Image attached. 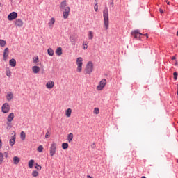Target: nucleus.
Returning a JSON list of instances; mask_svg holds the SVG:
<instances>
[{"mask_svg": "<svg viewBox=\"0 0 178 178\" xmlns=\"http://www.w3.org/2000/svg\"><path fill=\"white\" fill-rule=\"evenodd\" d=\"M60 8L61 11H63V18L67 19L70 13V8L67 6V1H63L60 4Z\"/></svg>", "mask_w": 178, "mask_h": 178, "instance_id": "f257e3e1", "label": "nucleus"}, {"mask_svg": "<svg viewBox=\"0 0 178 178\" xmlns=\"http://www.w3.org/2000/svg\"><path fill=\"white\" fill-rule=\"evenodd\" d=\"M103 21L104 24V29L107 31L109 27V14L107 8H104V10H103Z\"/></svg>", "mask_w": 178, "mask_h": 178, "instance_id": "f03ea898", "label": "nucleus"}, {"mask_svg": "<svg viewBox=\"0 0 178 178\" xmlns=\"http://www.w3.org/2000/svg\"><path fill=\"white\" fill-rule=\"evenodd\" d=\"M94 70V65L92 61L88 62L86 69H85V72L86 74H91L93 72Z\"/></svg>", "mask_w": 178, "mask_h": 178, "instance_id": "7ed1b4c3", "label": "nucleus"}, {"mask_svg": "<svg viewBox=\"0 0 178 178\" xmlns=\"http://www.w3.org/2000/svg\"><path fill=\"white\" fill-rule=\"evenodd\" d=\"M76 64L77 65L76 72L78 73H81L83 70V58H82V57L77 58Z\"/></svg>", "mask_w": 178, "mask_h": 178, "instance_id": "20e7f679", "label": "nucleus"}, {"mask_svg": "<svg viewBox=\"0 0 178 178\" xmlns=\"http://www.w3.org/2000/svg\"><path fill=\"white\" fill-rule=\"evenodd\" d=\"M107 81L106 79H102L100 82H99V85L96 87V90L97 91H102L105 86H106Z\"/></svg>", "mask_w": 178, "mask_h": 178, "instance_id": "39448f33", "label": "nucleus"}, {"mask_svg": "<svg viewBox=\"0 0 178 178\" xmlns=\"http://www.w3.org/2000/svg\"><path fill=\"white\" fill-rule=\"evenodd\" d=\"M56 150H57V145L55 142H53L50 146V156L51 157H53L56 154Z\"/></svg>", "mask_w": 178, "mask_h": 178, "instance_id": "423d86ee", "label": "nucleus"}, {"mask_svg": "<svg viewBox=\"0 0 178 178\" xmlns=\"http://www.w3.org/2000/svg\"><path fill=\"white\" fill-rule=\"evenodd\" d=\"M1 111L3 113L6 114L8 113L10 111V106L8 103H4L1 106Z\"/></svg>", "mask_w": 178, "mask_h": 178, "instance_id": "0eeeda50", "label": "nucleus"}, {"mask_svg": "<svg viewBox=\"0 0 178 178\" xmlns=\"http://www.w3.org/2000/svg\"><path fill=\"white\" fill-rule=\"evenodd\" d=\"M8 156V152H5L4 153L0 152V165H1L4 162L5 159H7Z\"/></svg>", "mask_w": 178, "mask_h": 178, "instance_id": "6e6552de", "label": "nucleus"}, {"mask_svg": "<svg viewBox=\"0 0 178 178\" xmlns=\"http://www.w3.org/2000/svg\"><path fill=\"white\" fill-rule=\"evenodd\" d=\"M18 15H17V13L16 12H12L10 13L8 16V21L11 22V21H13V20H15L17 17Z\"/></svg>", "mask_w": 178, "mask_h": 178, "instance_id": "1a4fd4ad", "label": "nucleus"}, {"mask_svg": "<svg viewBox=\"0 0 178 178\" xmlns=\"http://www.w3.org/2000/svg\"><path fill=\"white\" fill-rule=\"evenodd\" d=\"M15 26L17 28H22L24 26V21L22 19H17L14 22Z\"/></svg>", "mask_w": 178, "mask_h": 178, "instance_id": "9d476101", "label": "nucleus"}, {"mask_svg": "<svg viewBox=\"0 0 178 178\" xmlns=\"http://www.w3.org/2000/svg\"><path fill=\"white\" fill-rule=\"evenodd\" d=\"M70 40L71 44L73 46H75L76 44V42H77V36L74 34L71 35L70 37Z\"/></svg>", "mask_w": 178, "mask_h": 178, "instance_id": "9b49d317", "label": "nucleus"}, {"mask_svg": "<svg viewBox=\"0 0 178 178\" xmlns=\"http://www.w3.org/2000/svg\"><path fill=\"white\" fill-rule=\"evenodd\" d=\"M54 86H55V83L51 80L47 81V83H46V88L48 90H52L54 88Z\"/></svg>", "mask_w": 178, "mask_h": 178, "instance_id": "f8f14e48", "label": "nucleus"}, {"mask_svg": "<svg viewBox=\"0 0 178 178\" xmlns=\"http://www.w3.org/2000/svg\"><path fill=\"white\" fill-rule=\"evenodd\" d=\"M16 140V134L15 133L14 135H13L10 137V139L9 140V144L10 147H13V145L15 144Z\"/></svg>", "mask_w": 178, "mask_h": 178, "instance_id": "ddd939ff", "label": "nucleus"}, {"mask_svg": "<svg viewBox=\"0 0 178 178\" xmlns=\"http://www.w3.org/2000/svg\"><path fill=\"white\" fill-rule=\"evenodd\" d=\"M9 56V49L8 47L5 48L4 52H3V60L6 62L8 60V57Z\"/></svg>", "mask_w": 178, "mask_h": 178, "instance_id": "4468645a", "label": "nucleus"}, {"mask_svg": "<svg viewBox=\"0 0 178 178\" xmlns=\"http://www.w3.org/2000/svg\"><path fill=\"white\" fill-rule=\"evenodd\" d=\"M131 35H132V36H134V38H138V35L140 36L143 35V34L141 33H140L138 30H134V31H132L131 33Z\"/></svg>", "mask_w": 178, "mask_h": 178, "instance_id": "2eb2a0df", "label": "nucleus"}, {"mask_svg": "<svg viewBox=\"0 0 178 178\" xmlns=\"http://www.w3.org/2000/svg\"><path fill=\"white\" fill-rule=\"evenodd\" d=\"M40 68L39 66L35 65L32 67V72L33 74H37L40 72Z\"/></svg>", "mask_w": 178, "mask_h": 178, "instance_id": "dca6fc26", "label": "nucleus"}, {"mask_svg": "<svg viewBox=\"0 0 178 178\" xmlns=\"http://www.w3.org/2000/svg\"><path fill=\"white\" fill-rule=\"evenodd\" d=\"M15 118V114L14 113H10L8 117H7V122H12L13 121V119Z\"/></svg>", "mask_w": 178, "mask_h": 178, "instance_id": "f3484780", "label": "nucleus"}, {"mask_svg": "<svg viewBox=\"0 0 178 178\" xmlns=\"http://www.w3.org/2000/svg\"><path fill=\"white\" fill-rule=\"evenodd\" d=\"M55 22H56V20H55V18H54V17L51 18L49 22L48 23V26H49V27L50 29H51V28H53V26H54V24H55Z\"/></svg>", "mask_w": 178, "mask_h": 178, "instance_id": "a211bd4d", "label": "nucleus"}, {"mask_svg": "<svg viewBox=\"0 0 178 178\" xmlns=\"http://www.w3.org/2000/svg\"><path fill=\"white\" fill-rule=\"evenodd\" d=\"M13 164L14 165H18L19 163L20 162V158L15 156L13 157Z\"/></svg>", "mask_w": 178, "mask_h": 178, "instance_id": "6ab92c4d", "label": "nucleus"}, {"mask_svg": "<svg viewBox=\"0 0 178 178\" xmlns=\"http://www.w3.org/2000/svg\"><path fill=\"white\" fill-rule=\"evenodd\" d=\"M13 94L12 93V92H9L6 96L7 101L10 102L13 99Z\"/></svg>", "mask_w": 178, "mask_h": 178, "instance_id": "aec40b11", "label": "nucleus"}, {"mask_svg": "<svg viewBox=\"0 0 178 178\" xmlns=\"http://www.w3.org/2000/svg\"><path fill=\"white\" fill-rule=\"evenodd\" d=\"M16 63L17 62L14 58L10 59L9 61V64L12 67H16Z\"/></svg>", "mask_w": 178, "mask_h": 178, "instance_id": "412c9836", "label": "nucleus"}, {"mask_svg": "<svg viewBox=\"0 0 178 178\" xmlns=\"http://www.w3.org/2000/svg\"><path fill=\"white\" fill-rule=\"evenodd\" d=\"M72 108H67L65 111V115L67 118H70L71 115H72Z\"/></svg>", "mask_w": 178, "mask_h": 178, "instance_id": "4be33fe9", "label": "nucleus"}, {"mask_svg": "<svg viewBox=\"0 0 178 178\" xmlns=\"http://www.w3.org/2000/svg\"><path fill=\"white\" fill-rule=\"evenodd\" d=\"M6 75L8 76V77H10L11 76V75H12V72H11V71H10V68L9 67H6Z\"/></svg>", "mask_w": 178, "mask_h": 178, "instance_id": "5701e85b", "label": "nucleus"}, {"mask_svg": "<svg viewBox=\"0 0 178 178\" xmlns=\"http://www.w3.org/2000/svg\"><path fill=\"white\" fill-rule=\"evenodd\" d=\"M57 56H60L63 54L62 48L58 47L56 51Z\"/></svg>", "mask_w": 178, "mask_h": 178, "instance_id": "b1692460", "label": "nucleus"}, {"mask_svg": "<svg viewBox=\"0 0 178 178\" xmlns=\"http://www.w3.org/2000/svg\"><path fill=\"white\" fill-rule=\"evenodd\" d=\"M51 129H48L47 131V133L45 134V138L46 139L49 138L50 136H51Z\"/></svg>", "mask_w": 178, "mask_h": 178, "instance_id": "393cba45", "label": "nucleus"}, {"mask_svg": "<svg viewBox=\"0 0 178 178\" xmlns=\"http://www.w3.org/2000/svg\"><path fill=\"white\" fill-rule=\"evenodd\" d=\"M6 45V42L4 40L0 39V47L4 48Z\"/></svg>", "mask_w": 178, "mask_h": 178, "instance_id": "a878e982", "label": "nucleus"}, {"mask_svg": "<svg viewBox=\"0 0 178 178\" xmlns=\"http://www.w3.org/2000/svg\"><path fill=\"white\" fill-rule=\"evenodd\" d=\"M13 128V124L11 122L7 121L6 122V129L7 130H10Z\"/></svg>", "mask_w": 178, "mask_h": 178, "instance_id": "bb28decb", "label": "nucleus"}, {"mask_svg": "<svg viewBox=\"0 0 178 178\" xmlns=\"http://www.w3.org/2000/svg\"><path fill=\"white\" fill-rule=\"evenodd\" d=\"M20 138L22 141L25 140L26 139V133L24 131H22L20 133Z\"/></svg>", "mask_w": 178, "mask_h": 178, "instance_id": "cd10ccee", "label": "nucleus"}, {"mask_svg": "<svg viewBox=\"0 0 178 178\" xmlns=\"http://www.w3.org/2000/svg\"><path fill=\"white\" fill-rule=\"evenodd\" d=\"M94 38V32H92V31H90L88 32V39L90 40H92Z\"/></svg>", "mask_w": 178, "mask_h": 178, "instance_id": "c85d7f7f", "label": "nucleus"}, {"mask_svg": "<svg viewBox=\"0 0 178 178\" xmlns=\"http://www.w3.org/2000/svg\"><path fill=\"white\" fill-rule=\"evenodd\" d=\"M48 55L50 56H53L54 55V51L51 48H49L47 50Z\"/></svg>", "mask_w": 178, "mask_h": 178, "instance_id": "c756f323", "label": "nucleus"}, {"mask_svg": "<svg viewBox=\"0 0 178 178\" xmlns=\"http://www.w3.org/2000/svg\"><path fill=\"white\" fill-rule=\"evenodd\" d=\"M73 138H74L73 134L72 133L69 134L68 138H67L69 143H71L73 140Z\"/></svg>", "mask_w": 178, "mask_h": 178, "instance_id": "7c9ffc66", "label": "nucleus"}, {"mask_svg": "<svg viewBox=\"0 0 178 178\" xmlns=\"http://www.w3.org/2000/svg\"><path fill=\"white\" fill-rule=\"evenodd\" d=\"M68 147H69L68 143H63V144H62V148H63L64 150L67 149Z\"/></svg>", "mask_w": 178, "mask_h": 178, "instance_id": "2f4dec72", "label": "nucleus"}, {"mask_svg": "<svg viewBox=\"0 0 178 178\" xmlns=\"http://www.w3.org/2000/svg\"><path fill=\"white\" fill-rule=\"evenodd\" d=\"M34 163H35L34 159H31V160L29 161V167L30 168H32L33 167Z\"/></svg>", "mask_w": 178, "mask_h": 178, "instance_id": "473e14b6", "label": "nucleus"}, {"mask_svg": "<svg viewBox=\"0 0 178 178\" xmlns=\"http://www.w3.org/2000/svg\"><path fill=\"white\" fill-rule=\"evenodd\" d=\"M33 61L35 64H37L39 63V58L38 56H35L33 58Z\"/></svg>", "mask_w": 178, "mask_h": 178, "instance_id": "72a5a7b5", "label": "nucleus"}, {"mask_svg": "<svg viewBox=\"0 0 178 178\" xmlns=\"http://www.w3.org/2000/svg\"><path fill=\"white\" fill-rule=\"evenodd\" d=\"M93 113L95 115H99V108L97 107L95 108Z\"/></svg>", "mask_w": 178, "mask_h": 178, "instance_id": "f704fd0d", "label": "nucleus"}, {"mask_svg": "<svg viewBox=\"0 0 178 178\" xmlns=\"http://www.w3.org/2000/svg\"><path fill=\"white\" fill-rule=\"evenodd\" d=\"M44 150V147L42 145H40L38 147V152H42Z\"/></svg>", "mask_w": 178, "mask_h": 178, "instance_id": "c9c22d12", "label": "nucleus"}, {"mask_svg": "<svg viewBox=\"0 0 178 178\" xmlns=\"http://www.w3.org/2000/svg\"><path fill=\"white\" fill-rule=\"evenodd\" d=\"M32 175H33V177H37L39 175V173H38V171L33 170V173H32Z\"/></svg>", "mask_w": 178, "mask_h": 178, "instance_id": "e433bc0d", "label": "nucleus"}, {"mask_svg": "<svg viewBox=\"0 0 178 178\" xmlns=\"http://www.w3.org/2000/svg\"><path fill=\"white\" fill-rule=\"evenodd\" d=\"M174 80L177 81L178 77V73L177 72H173Z\"/></svg>", "mask_w": 178, "mask_h": 178, "instance_id": "4c0bfd02", "label": "nucleus"}, {"mask_svg": "<svg viewBox=\"0 0 178 178\" xmlns=\"http://www.w3.org/2000/svg\"><path fill=\"white\" fill-rule=\"evenodd\" d=\"M83 49H84V50L88 49V42H84L83 43Z\"/></svg>", "mask_w": 178, "mask_h": 178, "instance_id": "58836bf2", "label": "nucleus"}, {"mask_svg": "<svg viewBox=\"0 0 178 178\" xmlns=\"http://www.w3.org/2000/svg\"><path fill=\"white\" fill-rule=\"evenodd\" d=\"M35 169L40 171L42 169V166L38 165V163L35 164Z\"/></svg>", "mask_w": 178, "mask_h": 178, "instance_id": "ea45409f", "label": "nucleus"}, {"mask_svg": "<svg viewBox=\"0 0 178 178\" xmlns=\"http://www.w3.org/2000/svg\"><path fill=\"white\" fill-rule=\"evenodd\" d=\"M2 147H3L2 138L0 136V149L2 148Z\"/></svg>", "mask_w": 178, "mask_h": 178, "instance_id": "a19ab883", "label": "nucleus"}, {"mask_svg": "<svg viewBox=\"0 0 178 178\" xmlns=\"http://www.w3.org/2000/svg\"><path fill=\"white\" fill-rule=\"evenodd\" d=\"M95 12H98V5L95 4Z\"/></svg>", "mask_w": 178, "mask_h": 178, "instance_id": "79ce46f5", "label": "nucleus"}, {"mask_svg": "<svg viewBox=\"0 0 178 178\" xmlns=\"http://www.w3.org/2000/svg\"><path fill=\"white\" fill-rule=\"evenodd\" d=\"M159 13H160L161 14H163V13H164V11H163V9L160 8V9H159Z\"/></svg>", "mask_w": 178, "mask_h": 178, "instance_id": "37998d69", "label": "nucleus"}, {"mask_svg": "<svg viewBox=\"0 0 178 178\" xmlns=\"http://www.w3.org/2000/svg\"><path fill=\"white\" fill-rule=\"evenodd\" d=\"M110 6H111V7H113V6H114L113 1H111V3H110Z\"/></svg>", "mask_w": 178, "mask_h": 178, "instance_id": "c03bdc74", "label": "nucleus"}, {"mask_svg": "<svg viewBox=\"0 0 178 178\" xmlns=\"http://www.w3.org/2000/svg\"><path fill=\"white\" fill-rule=\"evenodd\" d=\"M143 36H145V37H146V38H147V39H148V34H147V33L143 34Z\"/></svg>", "mask_w": 178, "mask_h": 178, "instance_id": "a18cd8bd", "label": "nucleus"}, {"mask_svg": "<svg viewBox=\"0 0 178 178\" xmlns=\"http://www.w3.org/2000/svg\"><path fill=\"white\" fill-rule=\"evenodd\" d=\"M176 60V57L175 56H172V60Z\"/></svg>", "mask_w": 178, "mask_h": 178, "instance_id": "49530a36", "label": "nucleus"}, {"mask_svg": "<svg viewBox=\"0 0 178 178\" xmlns=\"http://www.w3.org/2000/svg\"><path fill=\"white\" fill-rule=\"evenodd\" d=\"M177 93L178 95V84H177Z\"/></svg>", "mask_w": 178, "mask_h": 178, "instance_id": "de8ad7c7", "label": "nucleus"}, {"mask_svg": "<svg viewBox=\"0 0 178 178\" xmlns=\"http://www.w3.org/2000/svg\"><path fill=\"white\" fill-rule=\"evenodd\" d=\"M88 178H92L90 175L87 176Z\"/></svg>", "mask_w": 178, "mask_h": 178, "instance_id": "09e8293b", "label": "nucleus"}, {"mask_svg": "<svg viewBox=\"0 0 178 178\" xmlns=\"http://www.w3.org/2000/svg\"><path fill=\"white\" fill-rule=\"evenodd\" d=\"M166 3H167V5H170V2L169 1H166Z\"/></svg>", "mask_w": 178, "mask_h": 178, "instance_id": "8fccbe9b", "label": "nucleus"}, {"mask_svg": "<svg viewBox=\"0 0 178 178\" xmlns=\"http://www.w3.org/2000/svg\"><path fill=\"white\" fill-rule=\"evenodd\" d=\"M176 36L178 37V30H177V31Z\"/></svg>", "mask_w": 178, "mask_h": 178, "instance_id": "3c124183", "label": "nucleus"}, {"mask_svg": "<svg viewBox=\"0 0 178 178\" xmlns=\"http://www.w3.org/2000/svg\"><path fill=\"white\" fill-rule=\"evenodd\" d=\"M142 178H147L145 176H142Z\"/></svg>", "mask_w": 178, "mask_h": 178, "instance_id": "603ef678", "label": "nucleus"}, {"mask_svg": "<svg viewBox=\"0 0 178 178\" xmlns=\"http://www.w3.org/2000/svg\"><path fill=\"white\" fill-rule=\"evenodd\" d=\"M139 40H141V37L140 36H139Z\"/></svg>", "mask_w": 178, "mask_h": 178, "instance_id": "864d4df0", "label": "nucleus"}, {"mask_svg": "<svg viewBox=\"0 0 178 178\" xmlns=\"http://www.w3.org/2000/svg\"><path fill=\"white\" fill-rule=\"evenodd\" d=\"M164 1L166 3L168 1L167 0H164Z\"/></svg>", "mask_w": 178, "mask_h": 178, "instance_id": "5fc2aeb1", "label": "nucleus"}]
</instances>
